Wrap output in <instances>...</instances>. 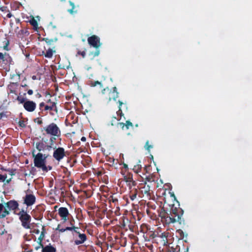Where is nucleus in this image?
Returning a JSON list of instances; mask_svg holds the SVG:
<instances>
[{
    "instance_id": "26",
    "label": "nucleus",
    "mask_w": 252,
    "mask_h": 252,
    "mask_svg": "<svg viewBox=\"0 0 252 252\" xmlns=\"http://www.w3.org/2000/svg\"><path fill=\"white\" fill-rule=\"evenodd\" d=\"M18 100L20 102V103H22L24 102V99L22 97H18L17 98Z\"/></svg>"
},
{
    "instance_id": "28",
    "label": "nucleus",
    "mask_w": 252,
    "mask_h": 252,
    "mask_svg": "<svg viewBox=\"0 0 252 252\" xmlns=\"http://www.w3.org/2000/svg\"><path fill=\"white\" fill-rule=\"evenodd\" d=\"M66 61L67 62V64L65 65H63L62 67H63V68H67L69 67V63L67 61Z\"/></svg>"
},
{
    "instance_id": "25",
    "label": "nucleus",
    "mask_w": 252,
    "mask_h": 252,
    "mask_svg": "<svg viewBox=\"0 0 252 252\" xmlns=\"http://www.w3.org/2000/svg\"><path fill=\"white\" fill-rule=\"evenodd\" d=\"M43 237H44V234H43V232H42L41 233V234H40V235L39 237H38V240L40 242H41V241L42 240V239H43Z\"/></svg>"
},
{
    "instance_id": "32",
    "label": "nucleus",
    "mask_w": 252,
    "mask_h": 252,
    "mask_svg": "<svg viewBox=\"0 0 252 252\" xmlns=\"http://www.w3.org/2000/svg\"><path fill=\"white\" fill-rule=\"evenodd\" d=\"M28 94H29V95H31L33 94V92L32 90H29L28 91Z\"/></svg>"
},
{
    "instance_id": "30",
    "label": "nucleus",
    "mask_w": 252,
    "mask_h": 252,
    "mask_svg": "<svg viewBox=\"0 0 252 252\" xmlns=\"http://www.w3.org/2000/svg\"><path fill=\"white\" fill-rule=\"evenodd\" d=\"M78 54H80L84 58L85 57V52L84 51H83V52H78Z\"/></svg>"
},
{
    "instance_id": "12",
    "label": "nucleus",
    "mask_w": 252,
    "mask_h": 252,
    "mask_svg": "<svg viewBox=\"0 0 252 252\" xmlns=\"http://www.w3.org/2000/svg\"><path fill=\"white\" fill-rule=\"evenodd\" d=\"M30 23L33 27V28L37 30L38 29V24L37 20L33 16L31 17Z\"/></svg>"
},
{
    "instance_id": "44",
    "label": "nucleus",
    "mask_w": 252,
    "mask_h": 252,
    "mask_svg": "<svg viewBox=\"0 0 252 252\" xmlns=\"http://www.w3.org/2000/svg\"><path fill=\"white\" fill-rule=\"evenodd\" d=\"M43 105H44V104H43V103H41V104H40V106H43Z\"/></svg>"
},
{
    "instance_id": "38",
    "label": "nucleus",
    "mask_w": 252,
    "mask_h": 252,
    "mask_svg": "<svg viewBox=\"0 0 252 252\" xmlns=\"http://www.w3.org/2000/svg\"><path fill=\"white\" fill-rule=\"evenodd\" d=\"M35 231V233L39 234L40 231L39 230H34Z\"/></svg>"
},
{
    "instance_id": "40",
    "label": "nucleus",
    "mask_w": 252,
    "mask_h": 252,
    "mask_svg": "<svg viewBox=\"0 0 252 252\" xmlns=\"http://www.w3.org/2000/svg\"><path fill=\"white\" fill-rule=\"evenodd\" d=\"M51 147L50 146H48L47 147V149L48 150H50L51 149Z\"/></svg>"
},
{
    "instance_id": "43",
    "label": "nucleus",
    "mask_w": 252,
    "mask_h": 252,
    "mask_svg": "<svg viewBox=\"0 0 252 252\" xmlns=\"http://www.w3.org/2000/svg\"><path fill=\"white\" fill-rule=\"evenodd\" d=\"M39 145H40V144H39L38 145H37V148L39 149Z\"/></svg>"
},
{
    "instance_id": "34",
    "label": "nucleus",
    "mask_w": 252,
    "mask_h": 252,
    "mask_svg": "<svg viewBox=\"0 0 252 252\" xmlns=\"http://www.w3.org/2000/svg\"><path fill=\"white\" fill-rule=\"evenodd\" d=\"M35 19L37 20V22L40 21V18L39 16H36L35 17H34Z\"/></svg>"
},
{
    "instance_id": "31",
    "label": "nucleus",
    "mask_w": 252,
    "mask_h": 252,
    "mask_svg": "<svg viewBox=\"0 0 252 252\" xmlns=\"http://www.w3.org/2000/svg\"><path fill=\"white\" fill-rule=\"evenodd\" d=\"M57 229L59 230L61 232H64V231H65V229H60L59 225H58V228H57Z\"/></svg>"
},
{
    "instance_id": "18",
    "label": "nucleus",
    "mask_w": 252,
    "mask_h": 252,
    "mask_svg": "<svg viewBox=\"0 0 252 252\" xmlns=\"http://www.w3.org/2000/svg\"><path fill=\"white\" fill-rule=\"evenodd\" d=\"M55 52V50L53 49H49L47 51L46 54H45V56L46 58H50L52 57L54 53Z\"/></svg>"
},
{
    "instance_id": "39",
    "label": "nucleus",
    "mask_w": 252,
    "mask_h": 252,
    "mask_svg": "<svg viewBox=\"0 0 252 252\" xmlns=\"http://www.w3.org/2000/svg\"><path fill=\"white\" fill-rule=\"evenodd\" d=\"M20 125L22 126H24V124L23 123H20Z\"/></svg>"
},
{
    "instance_id": "45",
    "label": "nucleus",
    "mask_w": 252,
    "mask_h": 252,
    "mask_svg": "<svg viewBox=\"0 0 252 252\" xmlns=\"http://www.w3.org/2000/svg\"><path fill=\"white\" fill-rule=\"evenodd\" d=\"M125 180H126V182H127V181H128L127 179H126V177L125 178Z\"/></svg>"
},
{
    "instance_id": "22",
    "label": "nucleus",
    "mask_w": 252,
    "mask_h": 252,
    "mask_svg": "<svg viewBox=\"0 0 252 252\" xmlns=\"http://www.w3.org/2000/svg\"><path fill=\"white\" fill-rule=\"evenodd\" d=\"M144 147L146 150H147L148 151H150V149L153 148V146L151 145H149V142L148 141H147L146 143V144H145Z\"/></svg>"
},
{
    "instance_id": "23",
    "label": "nucleus",
    "mask_w": 252,
    "mask_h": 252,
    "mask_svg": "<svg viewBox=\"0 0 252 252\" xmlns=\"http://www.w3.org/2000/svg\"><path fill=\"white\" fill-rule=\"evenodd\" d=\"M10 181L9 180H6V177L4 175H2L0 174V182H6V183H9Z\"/></svg>"
},
{
    "instance_id": "10",
    "label": "nucleus",
    "mask_w": 252,
    "mask_h": 252,
    "mask_svg": "<svg viewBox=\"0 0 252 252\" xmlns=\"http://www.w3.org/2000/svg\"><path fill=\"white\" fill-rule=\"evenodd\" d=\"M24 201L28 206L32 205L35 202V197L32 194H27L25 197Z\"/></svg>"
},
{
    "instance_id": "33",
    "label": "nucleus",
    "mask_w": 252,
    "mask_h": 252,
    "mask_svg": "<svg viewBox=\"0 0 252 252\" xmlns=\"http://www.w3.org/2000/svg\"><path fill=\"white\" fill-rule=\"evenodd\" d=\"M74 228H72V227H67L66 228H65V230H72V229H74Z\"/></svg>"
},
{
    "instance_id": "21",
    "label": "nucleus",
    "mask_w": 252,
    "mask_h": 252,
    "mask_svg": "<svg viewBox=\"0 0 252 252\" xmlns=\"http://www.w3.org/2000/svg\"><path fill=\"white\" fill-rule=\"evenodd\" d=\"M5 205L3 206L2 204H0V217L1 218H4L2 217L3 214L4 213Z\"/></svg>"
},
{
    "instance_id": "35",
    "label": "nucleus",
    "mask_w": 252,
    "mask_h": 252,
    "mask_svg": "<svg viewBox=\"0 0 252 252\" xmlns=\"http://www.w3.org/2000/svg\"><path fill=\"white\" fill-rule=\"evenodd\" d=\"M123 164L124 165V168H125L126 169L128 168L127 165L126 164V163H123Z\"/></svg>"
},
{
    "instance_id": "19",
    "label": "nucleus",
    "mask_w": 252,
    "mask_h": 252,
    "mask_svg": "<svg viewBox=\"0 0 252 252\" xmlns=\"http://www.w3.org/2000/svg\"><path fill=\"white\" fill-rule=\"evenodd\" d=\"M45 109L48 110H56V103L55 102L51 103L49 105H47L45 106Z\"/></svg>"
},
{
    "instance_id": "3",
    "label": "nucleus",
    "mask_w": 252,
    "mask_h": 252,
    "mask_svg": "<svg viewBox=\"0 0 252 252\" xmlns=\"http://www.w3.org/2000/svg\"><path fill=\"white\" fill-rule=\"evenodd\" d=\"M19 215L23 226L26 228H30V216L24 211L20 212Z\"/></svg>"
},
{
    "instance_id": "20",
    "label": "nucleus",
    "mask_w": 252,
    "mask_h": 252,
    "mask_svg": "<svg viewBox=\"0 0 252 252\" xmlns=\"http://www.w3.org/2000/svg\"><path fill=\"white\" fill-rule=\"evenodd\" d=\"M99 50H97L94 52L90 53V54H89V56L90 58V59L93 60L94 57L98 56L99 55Z\"/></svg>"
},
{
    "instance_id": "15",
    "label": "nucleus",
    "mask_w": 252,
    "mask_h": 252,
    "mask_svg": "<svg viewBox=\"0 0 252 252\" xmlns=\"http://www.w3.org/2000/svg\"><path fill=\"white\" fill-rule=\"evenodd\" d=\"M91 87H96L98 86L99 88L101 89L103 87V85L101 82L96 81H91L90 84Z\"/></svg>"
},
{
    "instance_id": "16",
    "label": "nucleus",
    "mask_w": 252,
    "mask_h": 252,
    "mask_svg": "<svg viewBox=\"0 0 252 252\" xmlns=\"http://www.w3.org/2000/svg\"><path fill=\"white\" fill-rule=\"evenodd\" d=\"M166 219L167 220H168L170 222L174 223L176 221H179V220H181V217L179 216H178L177 219H175L171 217H167Z\"/></svg>"
},
{
    "instance_id": "5",
    "label": "nucleus",
    "mask_w": 252,
    "mask_h": 252,
    "mask_svg": "<svg viewBox=\"0 0 252 252\" xmlns=\"http://www.w3.org/2000/svg\"><path fill=\"white\" fill-rule=\"evenodd\" d=\"M89 44L94 48H98L101 46L100 38L96 35H92L88 38Z\"/></svg>"
},
{
    "instance_id": "41",
    "label": "nucleus",
    "mask_w": 252,
    "mask_h": 252,
    "mask_svg": "<svg viewBox=\"0 0 252 252\" xmlns=\"http://www.w3.org/2000/svg\"><path fill=\"white\" fill-rule=\"evenodd\" d=\"M105 90H106V89H103V90H102V94H104V92Z\"/></svg>"
},
{
    "instance_id": "4",
    "label": "nucleus",
    "mask_w": 252,
    "mask_h": 252,
    "mask_svg": "<svg viewBox=\"0 0 252 252\" xmlns=\"http://www.w3.org/2000/svg\"><path fill=\"white\" fill-rule=\"evenodd\" d=\"M4 213L2 215V217H5L9 214V211L15 210L17 208L18 204L15 201H10L5 203Z\"/></svg>"
},
{
    "instance_id": "29",
    "label": "nucleus",
    "mask_w": 252,
    "mask_h": 252,
    "mask_svg": "<svg viewBox=\"0 0 252 252\" xmlns=\"http://www.w3.org/2000/svg\"><path fill=\"white\" fill-rule=\"evenodd\" d=\"M119 113H120L121 112V106L123 104V102L120 101H119Z\"/></svg>"
},
{
    "instance_id": "1",
    "label": "nucleus",
    "mask_w": 252,
    "mask_h": 252,
    "mask_svg": "<svg viewBox=\"0 0 252 252\" xmlns=\"http://www.w3.org/2000/svg\"><path fill=\"white\" fill-rule=\"evenodd\" d=\"M33 156L34 157V165L41 168L42 171L47 172L48 170H50L51 168L49 167V168L46 165V158L47 156L45 155H43L41 153H38L35 155L33 153Z\"/></svg>"
},
{
    "instance_id": "46",
    "label": "nucleus",
    "mask_w": 252,
    "mask_h": 252,
    "mask_svg": "<svg viewBox=\"0 0 252 252\" xmlns=\"http://www.w3.org/2000/svg\"><path fill=\"white\" fill-rule=\"evenodd\" d=\"M1 118V116H0V119Z\"/></svg>"
},
{
    "instance_id": "24",
    "label": "nucleus",
    "mask_w": 252,
    "mask_h": 252,
    "mask_svg": "<svg viewBox=\"0 0 252 252\" xmlns=\"http://www.w3.org/2000/svg\"><path fill=\"white\" fill-rule=\"evenodd\" d=\"M7 58H8V56L6 54H3L1 53H0V59L2 60V61H4L5 59H6Z\"/></svg>"
},
{
    "instance_id": "9",
    "label": "nucleus",
    "mask_w": 252,
    "mask_h": 252,
    "mask_svg": "<svg viewBox=\"0 0 252 252\" xmlns=\"http://www.w3.org/2000/svg\"><path fill=\"white\" fill-rule=\"evenodd\" d=\"M25 109L29 112L33 111L36 107V104L32 101H27L24 103Z\"/></svg>"
},
{
    "instance_id": "6",
    "label": "nucleus",
    "mask_w": 252,
    "mask_h": 252,
    "mask_svg": "<svg viewBox=\"0 0 252 252\" xmlns=\"http://www.w3.org/2000/svg\"><path fill=\"white\" fill-rule=\"evenodd\" d=\"M46 131L48 134L54 136H58L60 133V130L58 126L54 124L48 126L46 128Z\"/></svg>"
},
{
    "instance_id": "13",
    "label": "nucleus",
    "mask_w": 252,
    "mask_h": 252,
    "mask_svg": "<svg viewBox=\"0 0 252 252\" xmlns=\"http://www.w3.org/2000/svg\"><path fill=\"white\" fill-rule=\"evenodd\" d=\"M118 97V93L117 91L116 87L113 88L112 92L110 93L109 100H111L113 98L114 100H116V98Z\"/></svg>"
},
{
    "instance_id": "14",
    "label": "nucleus",
    "mask_w": 252,
    "mask_h": 252,
    "mask_svg": "<svg viewBox=\"0 0 252 252\" xmlns=\"http://www.w3.org/2000/svg\"><path fill=\"white\" fill-rule=\"evenodd\" d=\"M42 252H56V249L51 246H47L43 248Z\"/></svg>"
},
{
    "instance_id": "7",
    "label": "nucleus",
    "mask_w": 252,
    "mask_h": 252,
    "mask_svg": "<svg viewBox=\"0 0 252 252\" xmlns=\"http://www.w3.org/2000/svg\"><path fill=\"white\" fill-rule=\"evenodd\" d=\"M65 156L64 150L63 148H58L55 150L53 153L54 158L57 160L60 161Z\"/></svg>"
},
{
    "instance_id": "8",
    "label": "nucleus",
    "mask_w": 252,
    "mask_h": 252,
    "mask_svg": "<svg viewBox=\"0 0 252 252\" xmlns=\"http://www.w3.org/2000/svg\"><path fill=\"white\" fill-rule=\"evenodd\" d=\"M58 213L63 222L66 221L69 214L68 210L66 208L61 207L59 208Z\"/></svg>"
},
{
    "instance_id": "11",
    "label": "nucleus",
    "mask_w": 252,
    "mask_h": 252,
    "mask_svg": "<svg viewBox=\"0 0 252 252\" xmlns=\"http://www.w3.org/2000/svg\"><path fill=\"white\" fill-rule=\"evenodd\" d=\"M118 125L123 130H127L130 126H132V124L129 121H126V124L123 123H119Z\"/></svg>"
},
{
    "instance_id": "17",
    "label": "nucleus",
    "mask_w": 252,
    "mask_h": 252,
    "mask_svg": "<svg viewBox=\"0 0 252 252\" xmlns=\"http://www.w3.org/2000/svg\"><path fill=\"white\" fill-rule=\"evenodd\" d=\"M69 3L70 5L71 6L72 8L71 9H68V12L69 13H70L71 14L76 13L77 10H74V9H75V7L74 3L70 1H69Z\"/></svg>"
},
{
    "instance_id": "27",
    "label": "nucleus",
    "mask_w": 252,
    "mask_h": 252,
    "mask_svg": "<svg viewBox=\"0 0 252 252\" xmlns=\"http://www.w3.org/2000/svg\"><path fill=\"white\" fill-rule=\"evenodd\" d=\"M49 27L52 29H55L56 28V26L54 25L52 22L50 23Z\"/></svg>"
},
{
    "instance_id": "42",
    "label": "nucleus",
    "mask_w": 252,
    "mask_h": 252,
    "mask_svg": "<svg viewBox=\"0 0 252 252\" xmlns=\"http://www.w3.org/2000/svg\"><path fill=\"white\" fill-rule=\"evenodd\" d=\"M0 9H1V10L2 11H4V7H1V8H0Z\"/></svg>"
},
{
    "instance_id": "37",
    "label": "nucleus",
    "mask_w": 252,
    "mask_h": 252,
    "mask_svg": "<svg viewBox=\"0 0 252 252\" xmlns=\"http://www.w3.org/2000/svg\"><path fill=\"white\" fill-rule=\"evenodd\" d=\"M81 140L83 141H86V138L85 137H82L81 138Z\"/></svg>"
},
{
    "instance_id": "36",
    "label": "nucleus",
    "mask_w": 252,
    "mask_h": 252,
    "mask_svg": "<svg viewBox=\"0 0 252 252\" xmlns=\"http://www.w3.org/2000/svg\"><path fill=\"white\" fill-rule=\"evenodd\" d=\"M11 16H12V15L10 13H8L7 15V17L8 18H10Z\"/></svg>"
},
{
    "instance_id": "2",
    "label": "nucleus",
    "mask_w": 252,
    "mask_h": 252,
    "mask_svg": "<svg viewBox=\"0 0 252 252\" xmlns=\"http://www.w3.org/2000/svg\"><path fill=\"white\" fill-rule=\"evenodd\" d=\"M78 227L74 228L73 235L74 238V243L76 245H80L83 243L86 240V236L84 234H82L78 230Z\"/></svg>"
}]
</instances>
